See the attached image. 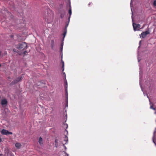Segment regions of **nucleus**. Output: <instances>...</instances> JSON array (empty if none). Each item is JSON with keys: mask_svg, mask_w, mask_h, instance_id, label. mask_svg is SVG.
<instances>
[{"mask_svg": "<svg viewBox=\"0 0 156 156\" xmlns=\"http://www.w3.org/2000/svg\"><path fill=\"white\" fill-rule=\"evenodd\" d=\"M16 48L24 50L27 48V43L24 42L18 44L16 45Z\"/></svg>", "mask_w": 156, "mask_h": 156, "instance_id": "nucleus-1", "label": "nucleus"}, {"mask_svg": "<svg viewBox=\"0 0 156 156\" xmlns=\"http://www.w3.org/2000/svg\"><path fill=\"white\" fill-rule=\"evenodd\" d=\"M23 77V75H22L21 76L19 77L16 79L14 80L12 82L11 84L13 85L17 83L18 82L21 80Z\"/></svg>", "mask_w": 156, "mask_h": 156, "instance_id": "nucleus-2", "label": "nucleus"}, {"mask_svg": "<svg viewBox=\"0 0 156 156\" xmlns=\"http://www.w3.org/2000/svg\"><path fill=\"white\" fill-rule=\"evenodd\" d=\"M1 133L2 134L4 135H8L9 134H12V132H9L8 130H6L5 129H2L1 131Z\"/></svg>", "mask_w": 156, "mask_h": 156, "instance_id": "nucleus-3", "label": "nucleus"}, {"mask_svg": "<svg viewBox=\"0 0 156 156\" xmlns=\"http://www.w3.org/2000/svg\"><path fill=\"white\" fill-rule=\"evenodd\" d=\"M150 33L149 30L146 31L144 32H143L141 34V36H140V37H142L143 38H144L146 36L147 34H149Z\"/></svg>", "mask_w": 156, "mask_h": 156, "instance_id": "nucleus-4", "label": "nucleus"}, {"mask_svg": "<svg viewBox=\"0 0 156 156\" xmlns=\"http://www.w3.org/2000/svg\"><path fill=\"white\" fill-rule=\"evenodd\" d=\"M133 29L135 31L136 30L137 28H140L141 26L140 24H137L134 23H133Z\"/></svg>", "mask_w": 156, "mask_h": 156, "instance_id": "nucleus-5", "label": "nucleus"}, {"mask_svg": "<svg viewBox=\"0 0 156 156\" xmlns=\"http://www.w3.org/2000/svg\"><path fill=\"white\" fill-rule=\"evenodd\" d=\"M67 5H69V10L68 11V13L69 15V19L70 18V16L72 14V10H71V8L70 5V2H68V3L67 4Z\"/></svg>", "mask_w": 156, "mask_h": 156, "instance_id": "nucleus-6", "label": "nucleus"}, {"mask_svg": "<svg viewBox=\"0 0 156 156\" xmlns=\"http://www.w3.org/2000/svg\"><path fill=\"white\" fill-rule=\"evenodd\" d=\"M7 103V101L6 99H2L1 101V104L2 105H6Z\"/></svg>", "mask_w": 156, "mask_h": 156, "instance_id": "nucleus-7", "label": "nucleus"}, {"mask_svg": "<svg viewBox=\"0 0 156 156\" xmlns=\"http://www.w3.org/2000/svg\"><path fill=\"white\" fill-rule=\"evenodd\" d=\"M64 140L66 142L64 143H63V146H64V147H66L64 146V145L66 144V143L68 141V138L67 136H65Z\"/></svg>", "mask_w": 156, "mask_h": 156, "instance_id": "nucleus-8", "label": "nucleus"}, {"mask_svg": "<svg viewBox=\"0 0 156 156\" xmlns=\"http://www.w3.org/2000/svg\"><path fill=\"white\" fill-rule=\"evenodd\" d=\"M38 142L41 146H42L43 144V139L41 137H40L39 138L38 140Z\"/></svg>", "mask_w": 156, "mask_h": 156, "instance_id": "nucleus-9", "label": "nucleus"}, {"mask_svg": "<svg viewBox=\"0 0 156 156\" xmlns=\"http://www.w3.org/2000/svg\"><path fill=\"white\" fill-rule=\"evenodd\" d=\"M54 46V41L52 40L51 41V47L52 49H53Z\"/></svg>", "mask_w": 156, "mask_h": 156, "instance_id": "nucleus-10", "label": "nucleus"}, {"mask_svg": "<svg viewBox=\"0 0 156 156\" xmlns=\"http://www.w3.org/2000/svg\"><path fill=\"white\" fill-rule=\"evenodd\" d=\"M15 146L17 148H20L21 146V145L19 143H16L15 144Z\"/></svg>", "mask_w": 156, "mask_h": 156, "instance_id": "nucleus-11", "label": "nucleus"}, {"mask_svg": "<svg viewBox=\"0 0 156 156\" xmlns=\"http://www.w3.org/2000/svg\"><path fill=\"white\" fill-rule=\"evenodd\" d=\"M65 85H64V87L66 89H67V80L66 79H65Z\"/></svg>", "mask_w": 156, "mask_h": 156, "instance_id": "nucleus-12", "label": "nucleus"}, {"mask_svg": "<svg viewBox=\"0 0 156 156\" xmlns=\"http://www.w3.org/2000/svg\"><path fill=\"white\" fill-rule=\"evenodd\" d=\"M65 14V12H64L63 13L61 14L60 16L61 18H63Z\"/></svg>", "mask_w": 156, "mask_h": 156, "instance_id": "nucleus-13", "label": "nucleus"}, {"mask_svg": "<svg viewBox=\"0 0 156 156\" xmlns=\"http://www.w3.org/2000/svg\"><path fill=\"white\" fill-rule=\"evenodd\" d=\"M66 32H67V29H65L64 31V33L63 34V38H64V37H65V36L66 35Z\"/></svg>", "mask_w": 156, "mask_h": 156, "instance_id": "nucleus-14", "label": "nucleus"}, {"mask_svg": "<svg viewBox=\"0 0 156 156\" xmlns=\"http://www.w3.org/2000/svg\"><path fill=\"white\" fill-rule=\"evenodd\" d=\"M62 71H64V62L62 60Z\"/></svg>", "mask_w": 156, "mask_h": 156, "instance_id": "nucleus-15", "label": "nucleus"}, {"mask_svg": "<svg viewBox=\"0 0 156 156\" xmlns=\"http://www.w3.org/2000/svg\"><path fill=\"white\" fill-rule=\"evenodd\" d=\"M27 53V51H25L23 52V54L24 55H26V53Z\"/></svg>", "mask_w": 156, "mask_h": 156, "instance_id": "nucleus-16", "label": "nucleus"}, {"mask_svg": "<svg viewBox=\"0 0 156 156\" xmlns=\"http://www.w3.org/2000/svg\"><path fill=\"white\" fill-rule=\"evenodd\" d=\"M153 5L155 6H156V1L155 0L154 1Z\"/></svg>", "mask_w": 156, "mask_h": 156, "instance_id": "nucleus-17", "label": "nucleus"}, {"mask_svg": "<svg viewBox=\"0 0 156 156\" xmlns=\"http://www.w3.org/2000/svg\"><path fill=\"white\" fill-rule=\"evenodd\" d=\"M63 43L61 44V49L62 50V48H63Z\"/></svg>", "mask_w": 156, "mask_h": 156, "instance_id": "nucleus-18", "label": "nucleus"}, {"mask_svg": "<svg viewBox=\"0 0 156 156\" xmlns=\"http://www.w3.org/2000/svg\"><path fill=\"white\" fill-rule=\"evenodd\" d=\"M150 108H151L153 109H154H154H155L153 107V106H152V105L151 106H150Z\"/></svg>", "mask_w": 156, "mask_h": 156, "instance_id": "nucleus-19", "label": "nucleus"}, {"mask_svg": "<svg viewBox=\"0 0 156 156\" xmlns=\"http://www.w3.org/2000/svg\"><path fill=\"white\" fill-rule=\"evenodd\" d=\"M93 5V4L91 2H90L89 4H88V6H90V5Z\"/></svg>", "mask_w": 156, "mask_h": 156, "instance_id": "nucleus-20", "label": "nucleus"}, {"mask_svg": "<svg viewBox=\"0 0 156 156\" xmlns=\"http://www.w3.org/2000/svg\"><path fill=\"white\" fill-rule=\"evenodd\" d=\"M63 74H64L65 79H66V75L65 73L64 72H63Z\"/></svg>", "mask_w": 156, "mask_h": 156, "instance_id": "nucleus-21", "label": "nucleus"}, {"mask_svg": "<svg viewBox=\"0 0 156 156\" xmlns=\"http://www.w3.org/2000/svg\"><path fill=\"white\" fill-rule=\"evenodd\" d=\"M68 24H67V25H66V27H65V29H66V28H67V27H68Z\"/></svg>", "mask_w": 156, "mask_h": 156, "instance_id": "nucleus-22", "label": "nucleus"}, {"mask_svg": "<svg viewBox=\"0 0 156 156\" xmlns=\"http://www.w3.org/2000/svg\"><path fill=\"white\" fill-rule=\"evenodd\" d=\"M66 106L68 107V101H67L66 104Z\"/></svg>", "mask_w": 156, "mask_h": 156, "instance_id": "nucleus-23", "label": "nucleus"}, {"mask_svg": "<svg viewBox=\"0 0 156 156\" xmlns=\"http://www.w3.org/2000/svg\"><path fill=\"white\" fill-rule=\"evenodd\" d=\"M67 2H70V0H67Z\"/></svg>", "mask_w": 156, "mask_h": 156, "instance_id": "nucleus-24", "label": "nucleus"}, {"mask_svg": "<svg viewBox=\"0 0 156 156\" xmlns=\"http://www.w3.org/2000/svg\"><path fill=\"white\" fill-rule=\"evenodd\" d=\"M3 154H0V156H2Z\"/></svg>", "mask_w": 156, "mask_h": 156, "instance_id": "nucleus-25", "label": "nucleus"}, {"mask_svg": "<svg viewBox=\"0 0 156 156\" xmlns=\"http://www.w3.org/2000/svg\"><path fill=\"white\" fill-rule=\"evenodd\" d=\"M1 53H2V52L1 51H0V56H1Z\"/></svg>", "mask_w": 156, "mask_h": 156, "instance_id": "nucleus-26", "label": "nucleus"}, {"mask_svg": "<svg viewBox=\"0 0 156 156\" xmlns=\"http://www.w3.org/2000/svg\"><path fill=\"white\" fill-rule=\"evenodd\" d=\"M1 141H2L1 139V138L0 137V142H1Z\"/></svg>", "mask_w": 156, "mask_h": 156, "instance_id": "nucleus-27", "label": "nucleus"}, {"mask_svg": "<svg viewBox=\"0 0 156 156\" xmlns=\"http://www.w3.org/2000/svg\"><path fill=\"white\" fill-rule=\"evenodd\" d=\"M57 140H55V143H57Z\"/></svg>", "mask_w": 156, "mask_h": 156, "instance_id": "nucleus-28", "label": "nucleus"}, {"mask_svg": "<svg viewBox=\"0 0 156 156\" xmlns=\"http://www.w3.org/2000/svg\"><path fill=\"white\" fill-rule=\"evenodd\" d=\"M13 51H15V49H14V50H13Z\"/></svg>", "mask_w": 156, "mask_h": 156, "instance_id": "nucleus-29", "label": "nucleus"}, {"mask_svg": "<svg viewBox=\"0 0 156 156\" xmlns=\"http://www.w3.org/2000/svg\"><path fill=\"white\" fill-rule=\"evenodd\" d=\"M66 93H67V96H68L67 92Z\"/></svg>", "mask_w": 156, "mask_h": 156, "instance_id": "nucleus-30", "label": "nucleus"}, {"mask_svg": "<svg viewBox=\"0 0 156 156\" xmlns=\"http://www.w3.org/2000/svg\"><path fill=\"white\" fill-rule=\"evenodd\" d=\"M66 125L67 126V124H66Z\"/></svg>", "mask_w": 156, "mask_h": 156, "instance_id": "nucleus-31", "label": "nucleus"}, {"mask_svg": "<svg viewBox=\"0 0 156 156\" xmlns=\"http://www.w3.org/2000/svg\"><path fill=\"white\" fill-rule=\"evenodd\" d=\"M1 66V65L0 64V67Z\"/></svg>", "mask_w": 156, "mask_h": 156, "instance_id": "nucleus-32", "label": "nucleus"}]
</instances>
